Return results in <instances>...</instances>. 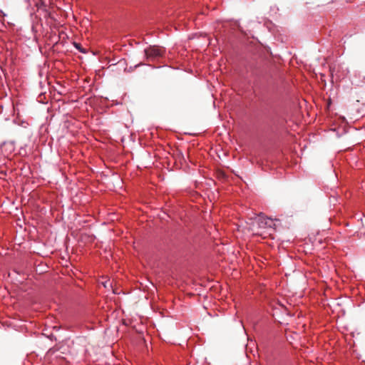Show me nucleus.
Masks as SVG:
<instances>
[{
    "mask_svg": "<svg viewBox=\"0 0 365 365\" xmlns=\"http://www.w3.org/2000/svg\"><path fill=\"white\" fill-rule=\"evenodd\" d=\"M164 52L165 49L163 48H160L156 46H149L145 49L146 58L149 61H155L163 56Z\"/></svg>",
    "mask_w": 365,
    "mask_h": 365,
    "instance_id": "nucleus-2",
    "label": "nucleus"
},
{
    "mask_svg": "<svg viewBox=\"0 0 365 365\" xmlns=\"http://www.w3.org/2000/svg\"><path fill=\"white\" fill-rule=\"evenodd\" d=\"M75 46H76L77 48H78V49L80 48H79V44H78V43H75Z\"/></svg>",
    "mask_w": 365,
    "mask_h": 365,
    "instance_id": "nucleus-3",
    "label": "nucleus"
},
{
    "mask_svg": "<svg viewBox=\"0 0 365 365\" xmlns=\"http://www.w3.org/2000/svg\"><path fill=\"white\" fill-rule=\"evenodd\" d=\"M273 225L274 222L272 219L267 218L264 215H259L254 220L250 229L254 234L261 235V229L271 228Z\"/></svg>",
    "mask_w": 365,
    "mask_h": 365,
    "instance_id": "nucleus-1",
    "label": "nucleus"
}]
</instances>
